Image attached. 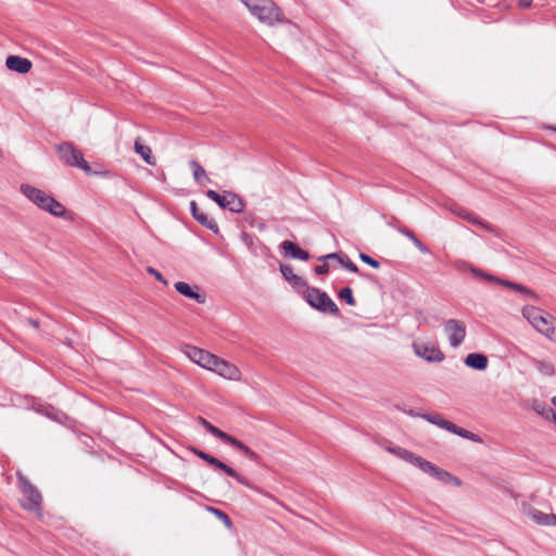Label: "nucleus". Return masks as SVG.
Here are the masks:
<instances>
[{
    "mask_svg": "<svg viewBox=\"0 0 556 556\" xmlns=\"http://www.w3.org/2000/svg\"><path fill=\"white\" fill-rule=\"evenodd\" d=\"M20 190L38 208L55 217L65 216L66 208L64 205L46 191L26 184H22Z\"/></svg>",
    "mask_w": 556,
    "mask_h": 556,
    "instance_id": "obj_1",
    "label": "nucleus"
},
{
    "mask_svg": "<svg viewBox=\"0 0 556 556\" xmlns=\"http://www.w3.org/2000/svg\"><path fill=\"white\" fill-rule=\"evenodd\" d=\"M253 16L268 26L285 21L281 10L270 0H241Z\"/></svg>",
    "mask_w": 556,
    "mask_h": 556,
    "instance_id": "obj_2",
    "label": "nucleus"
},
{
    "mask_svg": "<svg viewBox=\"0 0 556 556\" xmlns=\"http://www.w3.org/2000/svg\"><path fill=\"white\" fill-rule=\"evenodd\" d=\"M303 298L314 309L333 316L339 315V308L327 292L318 288L307 287L303 291Z\"/></svg>",
    "mask_w": 556,
    "mask_h": 556,
    "instance_id": "obj_3",
    "label": "nucleus"
},
{
    "mask_svg": "<svg viewBox=\"0 0 556 556\" xmlns=\"http://www.w3.org/2000/svg\"><path fill=\"white\" fill-rule=\"evenodd\" d=\"M18 484L23 494L21 505L23 508L29 511L41 510V494L40 492L28 481V479L22 475L17 476Z\"/></svg>",
    "mask_w": 556,
    "mask_h": 556,
    "instance_id": "obj_4",
    "label": "nucleus"
},
{
    "mask_svg": "<svg viewBox=\"0 0 556 556\" xmlns=\"http://www.w3.org/2000/svg\"><path fill=\"white\" fill-rule=\"evenodd\" d=\"M206 197L214 201L219 207L227 208L233 213H241L244 210L243 200L232 191H224L222 194L215 190H207Z\"/></svg>",
    "mask_w": 556,
    "mask_h": 556,
    "instance_id": "obj_5",
    "label": "nucleus"
},
{
    "mask_svg": "<svg viewBox=\"0 0 556 556\" xmlns=\"http://www.w3.org/2000/svg\"><path fill=\"white\" fill-rule=\"evenodd\" d=\"M58 153L61 160L70 166H75L86 173H90L91 168L87 161H85L83 153L77 150L73 143L63 142L58 146Z\"/></svg>",
    "mask_w": 556,
    "mask_h": 556,
    "instance_id": "obj_6",
    "label": "nucleus"
},
{
    "mask_svg": "<svg viewBox=\"0 0 556 556\" xmlns=\"http://www.w3.org/2000/svg\"><path fill=\"white\" fill-rule=\"evenodd\" d=\"M191 451L194 455L200 457L201 459L205 460L207 464L216 467L217 469L223 470L226 475L229 477L236 479L240 484L245 486H251L250 482L242 476H240L235 469L219 460L218 458L212 456L211 454H207L197 447H192Z\"/></svg>",
    "mask_w": 556,
    "mask_h": 556,
    "instance_id": "obj_7",
    "label": "nucleus"
},
{
    "mask_svg": "<svg viewBox=\"0 0 556 556\" xmlns=\"http://www.w3.org/2000/svg\"><path fill=\"white\" fill-rule=\"evenodd\" d=\"M444 332L452 348H458L466 338V327L464 323L454 318L445 321Z\"/></svg>",
    "mask_w": 556,
    "mask_h": 556,
    "instance_id": "obj_8",
    "label": "nucleus"
},
{
    "mask_svg": "<svg viewBox=\"0 0 556 556\" xmlns=\"http://www.w3.org/2000/svg\"><path fill=\"white\" fill-rule=\"evenodd\" d=\"M210 370L218 374L219 376H222L226 379L233 380V381L240 380V378H241V372L237 366H235L233 364H230L227 361L222 359L217 356H216V362L213 363Z\"/></svg>",
    "mask_w": 556,
    "mask_h": 556,
    "instance_id": "obj_9",
    "label": "nucleus"
},
{
    "mask_svg": "<svg viewBox=\"0 0 556 556\" xmlns=\"http://www.w3.org/2000/svg\"><path fill=\"white\" fill-rule=\"evenodd\" d=\"M414 351L429 363H441L444 359L443 352L433 344H414Z\"/></svg>",
    "mask_w": 556,
    "mask_h": 556,
    "instance_id": "obj_10",
    "label": "nucleus"
},
{
    "mask_svg": "<svg viewBox=\"0 0 556 556\" xmlns=\"http://www.w3.org/2000/svg\"><path fill=\"white\" fill-rule=\"evenodd\" d=\"M175 289L179 294L194 300L199 304H204L206 301L205 294L200 292V288L198 286H191L184 281H177L175 283Z\"/></svg>",
    "mask_w": 556,
    "mask_h": 556,
    "instance_id": "obj_11",
    "label": "nucleus"
},
{
    "mask_svg": "<svg viewBox=\"0 0 556 556\" xmlns=\"http://www.w3.org/2000/svg\"><path fill=\"white\" fill-rule=\"evenodd\" d=\"M280 273L282 275V277L298 291V292H301L302 289H306L308 286H307V282L306 280L294 274L293 273V269L290 265H287V264H281L280 265Z\"/></svg>",
    "mask_w": 556,
    "mask_h": 556,
    "instance_id": "obj_12",
    "label": "nucleus"
},
{
    "mask_svg": "<svg viewBox=\"0 0 556 556\" xmlns=\"http://www.w3.org/2000/svg\"><path fill=\"white\" fill-rule=\"evenodd\" d=\"M190 211L193 216V218L199 222L202 226L206 227L207 229L212 230L213 232H218V225L216 220L208 216L206 213L199 210L195 201L190 202Z\"/></svg>",
    "mask_w": 556,
    "mask_h": 556,
    "instance_id": "obj_13",
    "label": "nucleus"
},
{
    "mask_svg": "<svg viewBox=\"0 0 556 556\" xmlns=\"http://www.w3.org/2000/svg\"><path fill=\"white\" fill-rule=\"evenodd\" d=\"M5 65L10 71L26 74L31 70V62L20 55H9L5 60Z\"/></svg>",
    "mask_w": 556,
    "mask_h": 556,
    "instance_id": "obj_14",
    "label": "nucleus"
},
{
    "mask_svg": "<svg viewBox=\"0 0 556 556\" xmlns=\"http://www.w3.org/2000/svg\"><path fill=\"white\" fill-rule=\"evenodd\" d=\"M538 332L556 343V318L547 314L535 328Z\"/></svg>",
    "mask_w": 556,
    "mask_h": 556,
    "instance_id": "obj_15",
    "label": "nucleus"
},
{
    "mask_svg": "<svg viewBox=\"0 0 556 556\" xmlns=\"http://www.w3.org/2000/svg\"><path fill=\"white\" fill-rule=\"evenodd\" d=\"M223 442L225 444H229L231 445L232 447L237 448L238 451H240L242 454H244L252 462H258L260 459V456L254 452L252 451L248 445H245L243 442L239 441L238 439L233 438L232 435L230 434H226V437L224 438Z\"/></svg>",
    "mask_w": 556,
    "mask_h": 556,
    "instance_id": "obj_16",
    "label": "nucleus"
},
{
    "mask_svg": "<svg viewBox=\"0 0 556 556\" xmlns=\"http://www.w3.org/2000/svg\"><path fill=\"white\" fill-rule=\"evenodd\" d=\"M280 248L285 251L286 256H289L291 258H296L301 261H307L309 258V253L298 247L292 241H282Z\"/></svg>",
    "mask_w": 556,
    "mask_h": 556,
    "instance_id": "obj_17",
    "label": "nucleus"
},
{
    "mask_svg": "<svg viewBox=\"0 0 556 556\" xmlns=\"http://www.w3.org/2000/svg\"><path fill=\"white\" fill-rule=\"evenodd\" d=\"M522 316L532 325V327L535 329L538 325L542 321V319L548 314L545 313L543 309L527 305L521 311Z\"/></svg>",
    "mask_w": 556,
    "mask_h": 556,
    "instance_id": "obj_18",
    "label": "nucleus"
},
{
    "mask_svg": "<svg viewBox=\"0 0 556 556\" xmlns=\"http://www.w3.org/2000/svg\"><path fill=\"white\" fill-rule=\"evenodd\" d=\"M488 363V357L481 353H470L465 358L466 366L477 370H484Z\"/></svg>",
    "mask_w": 556,
    "mask_h": 556,
    "instance_id": "obj_19",
    "label": "nucleus"
},
{
    "mask_svg": "<svg viewBox=\"0 0 556 556\" xmlns=\"http://www.w3.org/2000/svg\"><path fill=\"white\" fill-rule=\"evenodd\" d=\"M529 362L540 374L547 377L555 375V367L551 362L535 357H529Z\"/></svg>",
    "mask_w": 556,
    "mask_h": 556,
    "instance_id": "obj_20",
    "label": "nucleus"
},
{
    "mask_svg": "<svg viewBox=\"0 0 556 556\" xmlns=\"http://www.w3.org/2000/svg\"><path fill=\"white\" fill-rule=\"evenodd\" d=\"M135 152L138 153L142 160L149 165H155V159L152 154L150 147L142 143L140 138H137L134 144Z\"/></svg>",
    "mask_w": 556,
    "mask_h": 556,
    "instance_id": "obj_21",
    "label": "nucleus"
},
{
    "mask_svg": "<svg viewBox=\"0 0 556 556\" xmlns=\"http://www.w3.org/2000/svg\"><path fill=\"white\" fill-rule=\"evenodd\" d=\"M496 283L504 286L506 288H509L525 296H529V298H533V299L536 298L534 291H532L531 289H529L528 287H526L523 285L513 282L509 280H505V279H501V278L496 279Z\"/></svg>",
    "mask_w": 556,
    "mask_h": 556,
    "instance_id": "obj_22",
    "label": "nucleus"
},
{
    "mask_svg": "<svg viewBox=\"0 0 556 556\" xmlns=\"http://www.w3.org/2000/svg\"><path fill=\"white\" fill-rule=\"evenodd\" d=\"M456 266L457 268L459 269H468L470 270L475 276L477 277H481V278H484L485 280L488 281H492V282H496V279H498L497 277L491 275V274H486L484 273L483 270L475 267L473 265L465 262V261H457L456 262Z\"/></svg>",
    "mask_w": 556,
    "mask_h": 556,
    "instance_id": "obj_23",
    "label": "nucleus"
},
{
    "mask_svg": "<svg viewBox=\"0 0 556 556\" xmlns=\"http://www.w3.org/2000/svg\"><path fill=\"white\" fill-rule=\"evenodd\" d=\"M454 213L457 214L458 216H460L462 218L468 220L472 225H476L486 231L494 230L491 225H489L488 223L483 222L482 219L478 218L477 216H475L466 211L457 210V211H454Z\"/></svg>",
    "mask_w": 556,
    "mask_h": 556,
    "instance_id": "obj_24",
    "label": "nucleus"
},
{
    "mask_svg": "<svg viewBox=\"0 0 556 556\" xmlns=\"http://www.w3.org/2000/svg\"><path fill=\"white\" fill-rule=\"evenodd\" d=\"M189 165L192 169L193 178L198 184L203 185L205 182H211V179L208 178L205 169L200 165L199 162L191 160Z\"/></svg>",
    "mask_w": 556,
    "mask_h": 556,
    "instance_id": "obj_25",
    "label": "nucleus"
},
{
    "mask_svg": "<svg viewBox=\"0 0 556 556\" xmlns=\"http://www.w3.org/2000/svg\"><path fill=\"white\" fill-rule=\"evenodd\" d=\"M422 419H425L428 422L435 425L439 428H442L448 432L454 431V424L448 420H445L438 414H435V415L425 414V416H422Z\"/></svg>",
    "mask_w": 556,
    "mask_h": 556,
    "instance_id": "obj_26",
    "label": "nucleus"
},
{
    "mask_svg": "<svg viewBox=\"0 0 556 556\" xmlns=\"http://www.w3.org/2000/svg\"><path fill=\"white\" fill-rule=\"evenodd\" d=\"M530 516L535 523L541 526H552L556 517L554 514H545L539 509L531 510Z\"/></svg>",
    "mask_w": 556,
    "mask_h": 556,
    "instance_id": "obj_27",
    "label": "nucleus"
},
{
    "mask_svg": "<svg viewBox=\"0 0 556 556\" xmlns=\"http://www.w3.org/2000/svg\"><path fill=\"white\" fill-rule=\"evenodd\" d=\"M431 476L444 483H453L455 485H460V481L458 478L454 477L450 472H447L439 467L435 468V470L433 471V473Z\"/></svg>",
    "mask_w": 556,
    "mask_h": 556,
    "instance_id": "obj_28",
    "label": "nucleus"
},
{
    "mask_svg": "<svg viewBox=\"0 0 556 556\" xmlns=\"http://www.w3.org/2000/svg\"><path fill=\"white\" fill-rule=\"evenodd\" d=\"M199 421L212 435L219 439L220 441H223L224 438L226 437V432L222 431L219 428L215 427L204 418L199 417Z\"/></svg>",
    "mask_w": 556,
    "mask_h": 556,
    "instance_id": "obj_29",
    "label": "nucleus"
},
{
    "mask_svg": "<svg viewBox=\"0 0 556 556\" xmlns=\"http://www.w3.org/2000/svg\"><path fill=\"white\" fill-rule=\"evenodd\" d=\"M390 451L396 454L399 457L403 458L404 460L413 464L414 466L416 464V459L419 458V456L402 447L391 448Z\"/></svg>",
    "mask_w": 556,
    "mask_h": 556,
    "instance_id": "obj_30",
    "label": "nucleus"
},
{
    "mask_svg": "<svg viewBox=\"0 0 556 556\" xmlns=\"http://www.w3.org/2000/svg\"><path fill=\"white\" fill-rule=\"evenodd\" d=\"M533 409L541 416H543L545 419H551L555 410L547 406L545 403L535 401L533 403Z\"/></svg>",
    "mask_w": 556,
    "mask_h": 556,
    "instance_id": "obj_31",
    "label": "nucleus"
},
{
    "mask_svg": "<svg viewBox=\"0 0 556 556\" xmlns=\"http://www.w3.org/2000/svg\"><path fill=\"white\" fill-rule=\"evenodd\" d=\"M451 432L472 442H481V439L477 434L464 428L457 427L456 425H454V431Z\"/></svg>",
    "mask_w": 556,
    "mask_h": 556,
    "instance_id": "obj_32",
    "label": "nucleus"
},
{
    "mask_svg": "<svg viewBox=\"0 0 556 556\" xmlns=\"http://www.w3.org/2000/svg\"><path fill=\"white\" fill-rule=\"evenodd\" d=\"M203 350L193 345H187L185 348V354L195 364H199Z\"/></svg>",
    "mask_w": 556,
    "mask_h": 556,
    "instance_id": "obj_33",
    "label": "nucleus"
},
{
    "mask_svg": "<svg viewBox=\"0 0 556 556\" xmlns=\"http://www.w3.org/2000/svg\"><path fill=\"white\" fill-rule=\"evenodd\" d=\"M214 362H216V355L203 350L198 365L210 370Z\"/></svg>",
    "mask_w": 556,
    "mask_h": 556,
    "instance_id": "obj_34",
    "label": "nucleus"
},
{
    "mask_svg": "<svg viewBox=\"0 0 556 556\" xmlns=\"http://www.w3.org/2000/svg\"><path fill=\"white\" fill-rule=\"evenodd\" d=\"M415 466L418 467L419 469H421L424 472H427L429 475H432L437 468V466L432 465L430 462L424 459L420 456L418 459H416Z\"/></svg>",
    "mask_w": 556,
    "mask_h": 556,
    "instance_id": "obj_35",
    "label": "nucleus"
},
{
    "mask_svg": "<svg viewBox=\"0 0 556 556\" xmlns=\"http://www.w3.org/2000/svg\"><path fill=\"white\" fill-rule=\"evenodd\" d=\"M339 298L344 300L349 305H355L353 291L350 287L342 288L339 292Z\"/></svg>",
    "mask_w": 556,
    "mask_h": 556,
    "instance_id": "obj_36",
    "label": "nucleus"
},
{
    "mask_svg": "<svg viewBox=\"0 0 556 556\" xmlns=\"http://www.w3.org/2000/svg\"><path fill=\"white\" fill-rule=\"evenodd\" d=\"M339 264L350 273H358V267L350 260L346 254H344L343 257H340Z\"/></svg>",
    "mask_w": 556,
    "mask_h": 556,
    "instance_id": "obj_37",
    "label": "nucleus"
},
{
    "mask_svg": "<svg viewBox=\"0 0 556 556\" xmlns=\"http://www.w3.org/2000/svg\"><path fill=\"white\" fill-rule=\"evenodd\" d=\"M359 258L362 262L371 266L372 268H379V266H380V263L378 261H376L375 258H372L371 256H369L366 253H359Z\"/></svg>",
    "mask_w": 556,
    "mask_h": 556,
    "instance_id": "obj_38",
    "label": "nucleus"
},
{
    "mask_svg": "<svg viewBox=\"0 0 556 556\" xmlns=\"http://www.w3.org/2000/svg\"><path fill=\"white\" fill-rule=\"evenodd\" d=\"M210 510L212 513H214L218 517V519H220L226 526H228V527L231 526V520L227 514H225L224 511H222L217 508H210Z\"/></svg>",
    "mask_w": 556,
    "mask_h": 556,
    "instance_id": "obj_39",
    "label": "nucleus"
},
{
    "mask_svg": "<svg viewBox=\"0 0 556 556\" xmlns=\"http://www.w3.org/2000/svg\"><path fill=\"white\" fill-rule=\"evenodd\" d=\"M344 253H329V254H326V255H321L319 256L317 260L320 261V262H327V261H330V260H336L338 261V263H340V257H343Z\"/></svg>",
    "mask_w": 556,
    "mask_h": 556,
    "instance_id": "obj_40",
    "label": "nucleus"
},
{
    "mask_svg": "<svg viewBox=\"0 0 556 556\" xmlns=\"http://www.w3.org/2000/svg\"><path fill=\"white\" fill-rule=\"evenodd\" d=\"M147 271H148L150 275L154 276V278H155L156 280L161 281L163 285H165V286H166V285L168 283V282H167V280L163 277V275H162L159 270H156L155 268H153V267H148V268H147Z\"/></svg>",
    "mask_w": 556,
    "mask_h": 556,
    "instance_id": "obj_41",
    "label": "nucleus"
},
{
    "mask_svg": "<svg viewBox=\"0 0 556 556\" xmlns=\"http://www.w3.org/2000/svg\"><path fill=\"white\" fill-rule=\"evenodd\" d=\"M395 229L402 233L403 236L407 237L412 242L417 238L416 235L405 227H395Z\"/></svg>",
    "mask_w": 556,
    "mask_h": 556,
    "instance_id": "obj_42",
    "label": "nucleus"
},
{
    "mask_svg": "<svg viewBox=\"0 0 556 556\" xmlns=\"http://www.w3.org/2000/svg\"><path fill=\"white\" fill-rule=\"evenodd\" d=\"M413 244L422 253V254H429L430 253V249L424 244L418 238H416L414 241H413Z\"/></svg>",
    "mask_w": 556,
    "mask_h": 556,
    "instance_id": "obj_43",
    "label": "nucleus"
},
{
    "mask_svg": "<svg viewBox=\"0 0 556 556\" xmlns=\"http://www.w3.org/2000/svg\"><path fill=\"white\" fill-rule=\"evenodd\" d=\"M314 271L315 274L317 275H325V274H328L329 271V264L324 262L323 265H318V266H315L314 267Z\"/></svg>",
    "mask_w": 556,
    "mask_h": 556,
    "instance_id": "obj_44",
    "label": "nucleus"
},
{
    "mask_svg": "<svg viewBox=\"0 0 556 556\" xmlns=\"http://www.w3.org/2000/svg\"><path fill=\"white\" fill-rule=\"evenodd\" d=\"M404 413L410 417H420V418H422V416H425V414H426V413H421V412H418L415 409H407V410H404Z\"/></svg>",
    "mask_w": 556,
    "mask_h": 556,
    "instance_id": "obj_45",
    "label": "nucleus"
},
{
    "mask_svg": "<svg viewBox=\"0 0 556 556\" xmlns=\"http://www.w3.org/2000/svg\"><path fill=\"white\" fill-rule=\"evenodd\" d=\"M533 0H519L518 5L522 9H528L531 7Z\"/></svg>",
    "mask_w": 556,
    "mask_h": 556,
    "instance_id": "obj_46",
    "label": "nucleus"
},
{
    "mask_svg": "<svg viewBox=\"0 0 556 556\" xmlns=\"http://www.w3.org/2000/svg\"><path fill=\"white\" fill-rule=\"evenodd\" d=\"M28 323L36 329L39 328V321L36 319H28Z\"/></svg>",
    "mask_w": 556,
    "mask_h": 556,
    "instance_id": "obj_47",
    "label": "nucleus"
},
{
    "mask_svg": "<svg viewBox=\"0 0 556 556\" xmlns=\"http://www.w3.org/2000/svg\"><path fill=\"white\" fill-rule=\"evenodd\" d=\"M551 419L553 420V422L556 425V412L553 414V416L551 417Z\"/></svg>",
    "mask_w": 556,
    "mask_h": 556,
    "instance_id": "obj_48",
    "label": "nucleus"
},
{
    "mask_svg": "<svg viewBox=\"0 0 556 556\" xmlns=\"http://www.w3.org/2000/svg\"><path fill=\"white\" fill-rule=\"evenodd\" d=\"M552 404L556 407V396L552 397Z\"/></svg>",
    "mask_w": 556,
    "mask_h": 556,
    "instance_id": "obj_49",
    "label": "nucleus"
}]
</instances>
